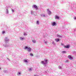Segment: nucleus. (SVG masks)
<instances>
[{
  "mask_svg": "<svg viewBox=\"0 0 76 76\" xmlns=\"http://www.w3.org/2000/svg\"><path fill=\"white\" fill-rule=\"evenodd\" d=\"M24 62H26V63H27L28 62V61L26 59H24Z\"/></svg>",
  "mask_w": 76,
  "mask_h": 76,
  "instance_id": "12",
  "label": "nucleus"
},
{
  "mask_svg": "<svg viewBox=\"0 0 76 76\" xmlns=\"http://www.w3.org/2000/svg\"><path fill=\"white\" fill-rule=\"evenodd\" d=\"M61 45H64L63 44V43H61Z\"/></svg>",
  "mask_w": 76,
  "mask_h": 76,
  "instance_id": "29",
  "label": "nucleus"
},
{
  "mask_svg": "<svg viewBox=\"0 0 76 76\" xmlns=\"http://www.w3.org/2000/svg\"><path fill=\"white\" fill-rule=\"evenodd\" d=\"M42 17H45V15L44 14H42L41 15Z\"/></svg>",
  "mask_w": 76,
  "mask_h": 76,
  "instance_id": "9",
  "label": "nucleus"
},
{
  "mask_svg": "<svg viewBox=\"0 0 76 76\" xmlns=\"http://www.w3.org/2000/svg\"><path fill=\"white\" fill-rule=\"evenodd\" d=\"M20 40H23V39H24L23 38H22V37H20Z\"/></svg>",
  "mask_w": 76,
  "mask_h": 76,
  "instance_id": "13",
  "label": "nucleus"
},
{
  "mask_svg": "<svg viewBox=\"0 0 76 76\" xmlns=\"http://www.w3.org/2000/svg\"><path fill=\"white\" fill-rule=\"evenodd\" d=\"M52 44H53V45H55V43H54V42H53Z\"/></svg>",
  "mask_w": 76,
  "mask_h": 76,
  "instance_id": "23",
  "label": "nucleus"
},
{
  "mask_svg": "<svg viewBox=\"0 0 76 76\" xmlns=\"http://www.w3.org/2000/svg\"><path fill=\"white\" fill-rule=\"evenodd\" d=\"M18 74H19V75H20V72H19V73H18Z\"/></svg>",
  "mask_w": 76,
  "mask_h": 76,
  "instance_id": "31",
  "label": "nucleus"
},
{
  "mask_svg": "<svg viewBox=\"0 0 76 76\" xmlns=\"http://www.w3.org/2000/svg\"><path fill=\"white\" fill-rule=\"evenodd\" d=\"M30 56H34V55H33V54H32V53H30Z\"/></svg>",
  "mask_w": 76,
  "mask_h": 76,
  "instance_id": "19",
  "label": "nucleus"
},
{
  "mask_svg": "<svg viewBox=\"0 0 76 76\" xmlns=\"http://www.w3.org/2000/svg\"><path fill=\"white\" fill-rule=\"evenodd\" d=\"M31 15H33V14H34V11H31Z\"/></svg>",
  "mask_w": 76,
  "mask_h": 76,
  "instance_id": "14",
  "label": "nucleus"
},
{
  "mask_svg": "<svg viewBox=\"0 0 76 76\" xmlns=\"http://www.w3.org/2000/svg\"><path fill=\"white\" fill-rule=\"evenodd\" d=\"M68 61H68V60H66V61H65V62H66V63H67V62H68Z\"/></svg>",
  "mask_w": 76,
  "mask_h": 76,
  "instance_id": "26",
  "label": "nucleus"
},
{
  "mask_svg": "<svg viewBox=\"0 0 76 76\" xmlns=\"http://www.w3.org/2000/svg\"><path fill=\"white\" fill-rule=\"evenodd\" d=\"M59 17L58 16H56L55 17V19H59Z\"/></svg>",
  "mask_w": 76,
  "mask_h": 76,
  "instance_id": "8",
  "label": "nucleus"
},
{
  "mask_svg": "<svg viewBox=\"0 0 76 76\" xmlns=\"http://www.w3.org/2000/svg\"><path fill=\"white\" fill-rule=\"evenodd\" d=\"M32 42H33V43H35V42H36V41L34 40H32Z\"/></svg>",
  "mask_w": 76,
  "mask_h": 76,
  "instance_id": "11",
  "label": "nucleus"
},
{
  "mask_svg": "<svg viewBox=\"0 0 76 76\" xmlns=\"http://www.w3.org/2000/svg\"><path fill=\"white\" fill-rule=\"evenodd\" d=\"M12 12H14V10L13 9L12 10Z\"/></svg>",
  "mask_w": 76,
  "mask_h": 76,
  "instance_id": "27",
  "label": "nucleus"
},
{
  "mask_svg": "<svg viewBox=\"0 0 76 76\" xmlns=\"http://www.w3.org/2000/svg\"><path fill=\"white\" fill-rule=\"evenodd\" d=\"M47 42H45V44H47Z\"/></svg>",
  "mask_w": 76,
  "mask_h": 76,
  "instance_id": "30",
  "label": "nucleus"
},
{
  "mask_svg": "<svg viewBox=\"0 0 76 76\" xmlns=\"http://www.w3.org/2000/svg\"><path fill=\"white\" fill-rule=\"evenodd\" d=\"M47 11L48 14L50 15V14H51V11H50V10H49V9H48L47 10Z\"/></svg>",
  "mask_w": 76,
  "mask_h": 76,
  "instance_id": "5",
  "label": "nucleus"
},
{
  "mask_svg": "<svg viewBox=\"0 0 76 76\" xmlns=\"http://www.w3.org/2000/svg\"><path fill=\"white\" fill-rule=\"evenodd\" d=\"M68 57L69 59H70V60H73V57H71V56H70V55H69L68 56Z\"/></svg>",
  "mask_w": 76,
  "mask_h": 76,
  "instance_id": "3",
  "label": "nucleus"
},
{
  "mask_svg": "<svg viewBox=\"0 0 76 76\" xmlns=\"http://www.w3.org/2000/svg\"><path fill=\"white\" fill-rule=\"evenodd\" d=\"M6 39H7V38H6L5 40H6Z\"/></svg>",
  "mask_w": 76,
  "mask_h": 76,
  "instance_id": "32",
  "label": "nucleus"
},
{
  "mask_svg": "<svg viewBox=\"0 0 76 76\" xmlns=\"http://www.w3.org/2000/svg\"><path fill=\"white\" fill-rule=\"evenodd\" d=\"M52 26L56 25V22H53L52 23Z\"/></svg>",
  "mask_w": 76,
  "mask_h": 76,
  "instance_id": "4",
  "label": "nucleus"
},
{
  "mask_svg": "<svg viewBox=\"0 0 76 76\" xmlns=\"http://www.w3.org/2000/svg\"><path fill=\"white\" fill-rule=\"evenodd\" d=\"M33 8H34L36 10H38V7L35 5H33L32 6Z\"/></svg>",
  "mask_w": 76,
  "mask_h": 76,
  "instance_id": "2",
  "label": "nucleus"
},
{
  "mask_svg": "<svg viewBox=\"0 0 76 76\" xmlns=\"http://www.w3.org/2000/svg\"><path fill=\"white\" fill-rule=\"evenodd\" d=\"M66 51H62V53H66Z\"/></svg>",
  "mask_w": 76,
  "mask_h": 76,
  "instance_id": "22",
  "label": "nucleus"
},
{
  "mask_svg": "<svg viewBox=\"0 0 76 76\" xmlns=\"http://www.w3.org/2000/svg\"><path fill=\"white\" fill-rule=\"evenodd\" d=\"M55 40V41H56V42H58V41H60V39H56Z\"/></svg>",
  "mask_w": 76,
  "mask_h": 76,
  "instance_id": "7",
  "label": "nucleus"
},
{
  "mask_svg": "<svg viewBox=\"0 0 76 76\" xmlns=\"http://www.w3.org/2000/svg\"><path fill=\"white\" fill-rule=\"evenodd\" d=\"M2 33L3 34H4V33H5V31H3L2 32Z\"/></svg>",
  "mask_w": 76,
  "mask_h": 76,
  "instance_id": "25",
  "label": "nucleus"
},
{
  "mask_svg": "<svg viewBox=\"0 0 76 76\" xmlns=\"http://www.w3.org/2000/svg\"><path fill=\"white\" fill-rule=\"evenodd\" d=\"M64 48H69V46L67 45H64Z\"/></svg>",
  "mask_w": 76,
  "mask_h": 76,
  "instance_id": "6",
  "label": "nucleus"
},
{
  "mask_svg": "<svg viewBox=\"0 0 76 76\" xmlns=\"http://www.w3.org/2000/svg\"><path fill=\"white\" fill-rule=\"evenodd\" d=\"M45 61H41V63L43 64H47L48 63V60H45Z\"/></svg>",
  "mask_w": 76,
  "mask_h": 76,
  "instance_id": "1",
  "label": "nucleus"
},
{
  "mask_svg": "<svg viewBox=\"0 0 76 76\" xmlns=\"http://www.w3.org/2000/svg\"><path fill=\"white\" fill-rule=\"evenodd\" d=\"M31 50H32V49L31 48H29V51L30 52V51H31Z\"/></svg>",
  "mask_w": 76,
  "mask_h": 76,
  "instance_id": "10",
  "label": "nucleus"
},
{
  "mask_svg": "<svg viewBox=\"0 0 76 76\" xmlns=\"http://www.w3.org/2000/svg\"><path fill=\"white\" fill-rule=\"evenodd\" d=\"M36 24L37 25H39V21H37Z\"/></svg>",
  "mask_w": 76,
  "mask_h": 76,
  "instance_id": "16",
  "label": "nucleus"
},
{
  "mask_svg": "<svg viewBox=\"0 0 76 76\" xmlns=\"http://www.w3.org/2000/svg\"><path fill=\"white\" fill-rule=\"evenodd\" d=\"M7 12H6V13H9V11H8V9H7Z\"/></svg>",
  "mask_w": 76,
  "mask_h": 76,
  "instance_id": "20",
  "label": "nucleus"
},
{
  "mask_svg": "<svg viewBox=\"0 0 76 76\" xmlns=\"http://www.w3.org/2000/svg\"><path fill=\"white\" fill-rule=\"evenodd\" d=\"M23 34L25 36V35H27V34H25V33H24Z\"/></svg>",
  "mask_w": 76,
  "mask_h": 76,
  "instance_id": "24",
  "label": "nucleus"
},
{
  "mask_svg": "<svg viewBox=\"0 0 76 76\" xmlns=\"http://www.w3.org/2000/svg\"><path fill=\"white\" fill-rule=\"evenodd\" d=\"M74 19H76V17H74Z\"/></svg>",
  "mask_w": 76,
  "mask_h": 76,
  "instance_id": "28",
  "label": "nucleus"
},
{
  "mask_svg": "<svg viewBox=\"0 0 76 76\" xmlns=\"http://www.w3.org/2000/svg\"><path fill=\"white\" fill-rule=\"evenodd\" d=\"M57 37H59V38H61V36L58 35H57Z\"/></svg>",
  "mask_w": 76,
  "mask_h": 76,
  "instance_id": "17",
  "label": "nucleus"
},
{
  "mask_svg": "<svg viewBox=\"0 0 76 76\" xmlns=\"http://www.w3.org/2000/svg\"><path fill=\"white\" fill-rule=\"evenodd\" d=\"M58 68L60 69H61L62 68H61V66H58Z\"/></svg>",
  "mask_w": 76,
  "mask_h": 76,
  "instance_id": "18",
  "label": "nucleus"
},
{
  "mask_svg": "<svg viewBox=\"0 0 76 76\" xmlns=\"http://www.w3.org/2000/svg\"><path fill=\"white\" fill-rule=\"evenodd\" d=\"M29 71H30V72H31L32 71V68H29Z\"/></svg>",
  "mask_w": 76,
  "mask_h": 76,
  "instance_id": "21",
  "label": "nucleus"
},
{
  "mask_svg": "<svg viewBox=\"0 0 76 76\" xmlns=\"http://www.w3.org/2000/svg\"><path fill=\"white\" fill-rule=\"evenodd\" d=\"M24 49H25V50H26L27 49H28V48L27 47H25Z\"/></svg>",
  "mask_w": 76,
  "mask_h": 76,
  "instance_id": "15",
  "label": "nucleus"
},
{
  "mask_svg": "<svg viewBox=\"0 0 76 76\" xmlns=\"http://www.w3.org/2000/svg\"><path fill=\"white\" fill-rule=\"evenodd\" d=\"M1 68H0V70H1Z\"/></svg>",
  "mask_w": 76,
  "mask_h": 76,
  "instance_id": "33",
  "label": "nucleus"
}]
</instances>
